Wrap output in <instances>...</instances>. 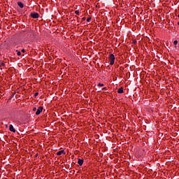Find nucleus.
Returning <instances> with one entry per match:
<instances>
[{
  "label": "nucleus",
  "mask_w": 179,
  "mask_h": 179,
  "mask_svg": "<svg viewBox=\"0 0 179 179\" xmlns=\"http://www.w3.org/2000/svg\"><path fill=\"white\" fill-rule=\"evenodd\" d=\"M109 60H110V65H113L114 62H115V56H114L113 54H110L109 55Z\"/></svg>",
  "instance_id": "obj_1"
},
{
  "label": "nucleus",
  "mask_w": 179,
  "mask_h": 179,
  "mask_svg": "<svg viewBox=\"0 0 179 179\" xmlns=\"http://www.w3.org/2000/svg\"><path fill=\"white\" fill-rule=\"evenodd\" d=\"M30 16L33 19H38L40 17V14H38V13H31L30 14Z\"/></svg>",
  "instance_id": "obj_2"
},
{
  "label": "nucleus",
  "mask_w": 179,
  "mask_h": 179,
  "mask_svg": "<svg viewBox=\"0 0 179 179\" xmlns=\"http://www.w3.org/2000/svg\"><path fill=\"white\" fill-rule=\"evenodd\" d=\"M43 106H39L38 109H36V115H40V114L43 113Z\"/></svg>",
  "instance_id": "obj_3"
},
{
  "label": "nucleus",
  "mask_w": 179,
  "mask_h": 179,
  "mask_svg": "<svg viewBox=\"0 0 179 179\" xmlns=\"http://www.w3.org/2000/svg\"><path fill=\"white\" fill-rule=\"evenodd\" d=\"M9 129L10 131V132H16V129H15V128L13 127V125L10 124L9 126Z\"/></svg>",
  "instance_id": "obj_4"
},
{
  "label": "nucleus",
  "mask_w": 179,
  "mask_h": 179,
  "mask_svg": "<svg viewBox=\"0 0 179 179\" xmlns=\"http://www.w3.org/2000/svg\"><path fill=\"white\" fill-rule=\"evenodd\" d=\"M61 155H65V150H62L57 152V156H61Z\"/></svg>",
  "instance_id": "obj_5"
},
{
  "label": "nucleus",
  "mask_w": 179,
  "mask_h": 179,
  "mask_svg": "<svg viewBox=\"0 0 179 179\" xmlns=\"http://www.w3.org/2000/svg\"><path fill=\"white\" fill-rule=\"evenodd\" d=\"M78 164H79V166H83V159H78Z\"/></svg>",
  "instance_id": "obj_6"
},
{
  "label": "nucleus",
  "mask_w": 179,
  "mask_h": 179,
  "mask_svg": "<svg viewBox=\"0 0 179 179\" xmlns=\"http://www.w3.org/2000/svg\"><path fill=\"white\" fill-rule=\"evenodd\" d=\"M117 93L121 94V93H124V88H122V87H121L120 88H119L117 90Z\"/></svg>",
  "instance_id": "obj_7"
},
{
  "label": "nucleus",
  "mask_w": 179,
  "mask_h": 179,
  "mask_svg": "<svg viewBox=\"0 0 179 179\" xmlns=\"http://www.w3.org/2000/svg\"><path fill=\"white\" fill-rule=\"evenodd\" d=\"M17 5H18V6H20V8H21L22 9V8H24V5H23V3H22V2H20V1H19V2L17 3Z\"/></svg>",
  "instance_id": "obj_8"
},
{
  "label": "nucleus",
  "mask_w": 179,
  "mask_h": 179,
  "mask_svg": "<svg viewBox=\"0 0 179 179\" xmlns=\"http://www.w3.org/2000/svg\"><path fill=\"white\" fill-rule=\"evenodd\" d=\"M16 51H17V55H18V57H20V55H22V52L18 50H16Z\"/></svg>",
  "instance_id": "obj_9"
},
{
  "label": "nucleus",
  "mask_w": 179,
  "mask_h": 179,
  "mask_svg": "<svg viewBox=\"0 0 179 179\" xmlns=\"http://www.w3.org/2000/svg\"><path fill=\"white\" fill-rule=\"evenodd\" d=\"M5 65V63L0 62V68H2Z\"/></svg>",
  "instance_id": "obj_10"
},
{
  "label": "nucleus",
  "mask_w": 179,
  "mask_h": 179,
  "mask_svg": "<svg viewBox=\"0 0 179 179\" xmlns=\"http://www.w3.org/2000/svg\"><path fill=\"white\" fill-rule=\"evenodd\" d=\"M98 86H99L100 87H103V86H104V84L99 83L98 84Z\"/></svg>",
  "instance_id": "obj_11"
},
{
  "label": "nucleus",
  "mask_w": 179,
  "mask_h": 179,
  "mask_svg": "<svg viewBox=\"0 0 179 179\" xmlns=\"http://www.w3.org/2000/svg\"><path fill=\"white\" fill-rule=\"evenodd\" d=\"M173 44H174V45H177V44H178V41H174Z\"/></svg>",
  "instance_id": "obj_12"
},
{
  "label": "nucleus",
  "mask_w": 179,
  "mask_h": 179,
  "mask_svg": "<svg viewBox=\"0 0 179 179\" xmlns=\"http://www.w3.org/2000/svg\"><path fill=\"white\" fill-rule=\"evenodd\" d=\"M76 15H79L80 12L79 10H77L75 11Z\"/></svg>",
  "instance_id": "obj_13"
},
{
  "label": "nucleus",
  "mask_w": 179,
  "mask_h": 179,
  "mask_svg": "<svg viewBox=\"0 0 179 179\" xmlns=\"http://www.w3.org/2000/svg\"><path fill=\"white\" fill-rule=\"evenodd\" d=\"M90 20H92V17H90L87 19V22H90Z\"/></svg>",
  "instance_id": "obj_14"
},
{
  "label": "nucleus",
  "mask_w": 179,
  "mask_h": 179,
  "mask_svg": "<svg viewBox=\"0 0 179 179\" xmlns=\"http://www.w3.org/2000/svg\"><path fill=\"white\" fill-rule=\"evenodd\" d=\"M37 96H38V92H36V93L34 94V97H37Z\"/></svg>",
  "instance_id": "obj_15"
},
{
  "label": "nucleus",
  "mask_w": 179,
  "mask_h": 179,
  "mask_svg": "<svg viewBox=\"0 0 179 179\" xmlns=\"http://www.w3.org/2000/svg\"><path fill=\"white\" fill-rule=\"evenodd\" d=\"M33 111H37V108L34 107V108H33Z\"/></svg>",
  "instance_id": "obj_16"
},
{
  "label": "nucleus",
  "mask_w": 179,
  "mask_h": 179,
  "mask_svg": "<svg viewBox=\"0 0 179 179\" xmlns=\"http://www.w3.org/2000/svg\"><path fill=\"white\" fill-rule=\"evenodd\" d=\"M82 20H83V21L86 20V17H83Z\"/></svg>",
  "instance_id": "obj_17"
},
{
  "label": "nucleus",
  "mask_w": 179,
  "mask_h": 179,
  "mask_svg": "<svg viewBox=\"0 0 179 179\" xmlns=\"http://www.w3.org/2000/svg\"><path fill=\"white\" fill-rule=\"evenodd\" d=\"M133 44H136V41H133Z\"/></svg>",
  "instance_id": "obj_18"
},
{
  "label": "nucleus",
  "mask_w": 179,
  "mask_h": 179,
  "mask_svg": "<svg viewBox=\"0 0 179 179\" xmlns=\"http://www.w3.org/2000/svg\"><path fill=\"white\" fill-rule=\"evenodd\" d=\"M21 52H24V49H22V50H21Z\"/></svg>",
  "instance_id": "obj_19"
},
{
  "label": "nucleus",
  "mask_w": 179,
  "mask_h": 179,
  "mask_svg": "<svg viewBox=\"0 0 179 179\" xmlns=\"http://www.w3.org/2000/svg\"><path fill=\"white\" fill-rule=\"evenodd\" d=\"M106 89H107L106 87H103L102 88V90H106Z\"/></svg>",
  "instance_id": "obj_20"
},
{
  "label": "nucleus",
  "mask_w": 179,
  "mask_h": 179,
  "mask_svg": "<svg viewBox=\"0 0 179 179\" xmlns=\"http://www.w3.org/2000/svg\"><path fill=\"white\" fill-rule=\"evenodd\" d=\"M37 156H38V154H36V157H37Z\"/></svg>",
  "instance_id": "obj_21"
},
{
  "label": "nucleus",
  "mask_w": 179,
  "mask_h": 179,
  "mask_svg": "<svg viewBox=\"0 0 179 179\" xmlns=\"http://www.w3.org/2000/svg\"><path fill=\"white\" fill-rule=\"evenodd\" d=\"M178 25L179 26V22H178Z\"/></svg>",
  "instance_id": "obj_22"
},
{
  "label": "nucleus",
  "mask_w": 179,
  "mask_h": 179,
  "mask_svg": "<svg viewBox=\"0 0 179 179\" xmlns=\"http://www.w3.org/2000/svg\"><path fill=\"white\" fill-rule=\"evenodd\" d=\"M178 17H179V14H178Z\"/></svg>",
  "instance_id": "obj_23"
}]
</instances>
